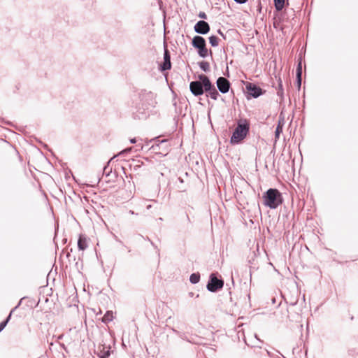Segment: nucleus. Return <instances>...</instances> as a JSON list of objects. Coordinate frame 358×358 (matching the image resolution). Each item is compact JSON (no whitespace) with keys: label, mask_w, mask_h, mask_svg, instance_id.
<instances>
[{"label":"nucleus","mask_w":358,"mask_h":358,"mask_svg":"<svg viewBox=\"0 0 358 358\" xmlns=\"http://www.w3.org/2000/svg\"><path fill=\"white\" fill-rule=\"evenodd\" d=\"M214 87L215 85L212 83L210 78L207 76L203 74V94Z\"/></svg>","instance_id":"obj_12"},{"label":"nucleus","mask_w":358,"mask_h":358,"mask_svg":"<svg viewBox=\"0 0 358 358\" xmlns=\"http://www.w3.org/2000/svg\"><path fill=\"white\" fill-rule=\"evenodd\" d=\"M285 117L284 115L280 113V115H279V117H278V123H277V125L276 127H279L280 128H282L283 129L284 127V125H285Z\"/></svg>","instance_id":"obj_23"},{"label":"nucleus","mask_w":358,"mask_h":358,"mask_svg":"<svg viewBox=\"0 0 358 358\" xmlns=\"http://www.w3.org/2000/svg\"><path fill=\"white\" fill-rule=\"evenodd\" d=\"M350 320H354V316H353V315H352V316L350 317Z\"/></svg>","instance_id":"obj_49"},{"label":"nucleus","mask_w":358,"mask_h":358,"mask_svg":"<svg viewBox=\"0 0 358 358\" xmlns=\"http://www.w3.org/2000/svg\"><path fill=\"white\" fill-rule=\"evenodd\" d=\"M302 83V58L300 57L297 62L296 68V80L295 85L298 90V91L301 90Z\"/></svg>","instance_id":"obj_7"},{"label":"nucleus","mask_w":358,"mask_h":358,"mask_svg":"<svg viewBox=\"0 0 358 358\" xmlns=\"http://www.w3.org/2000/svg\"><path fill=\"white\" fill-rule=\"evenodd\" d=\"M216 85L219 92H220L222 94L228 93L231 87L230 81L223 76H220L217 79Z\"/></svg>","instance_id":"obj_6"},{"label":"nucleus","mask_w":358,"mask_h":358,"mask_svg":"<svg viewBox=\"0 0 358 358\" xmlns=\"http://www.w3.org/2000/svg\"><path fill=\"white\" fill-rule=\"evenodd\" d=\"M192 45L198 49V54L201 56V36H194L192 40Z\"/></svg>","instance_id":"obj_14"},{"label":"nucleus","mask_w":358,"mask_h":358,"mask_svg":"<svg viewBox=\"0 0 358 358\" xmlns=\"http://www.w3.org/2000/svg\"><path fill=\"white\" fill-rule=\"evenodd\" d=\"M282 193L277 188H269L263 193L262 203L270 209H275L283 202Z\"/></svg>","instance_id":"obj_2"},{"label":"nucleus","mask_w":358,"mask_h":358,"mask_svg":"<svg viewBox=\"0 0 358 358\" xmlns=\"http://www.w3.org/2000/svg\"><path fill=\"white\" fill-rule=\"evenodd\" d=\"M198 16H199V17H201V12H200V13L198 14Z\"/></svg>","instance_id":"obj_47"},{"label":"nucleus","mask_w":358,"mask_h":358,"mask_svg":"<svg viewBox=\"0 0 358 358\" xmlns=\"http://www.w3.org/2000/svg\"><path fill=\"white\" fill-rule=\"evenodd\" d=\"M20 303H17V306H16V307H15V308H14L11 312L13 313V310H15V309L18 307V306H20Z\"/></svg>","instance_id":"obj_44"},{"label":"nucleus","mask_w":358,"mask_h":358,"mask_svg":"<svg viewBox=\"0 0 358 358\" xmlns=\"http://www.w3.org/2000/svg\"><path fill=\"white\" fill-rule=\"evenodd\" d=\"M209 43L213 48L217 47L219 45L220 38L216 35L212 34L208 37Z\"/></svg>","instance_id":"obj_18"},{"label":"nucleus","mask_w":358,"mask_h":358,"mask_svg":"<svg viewBox=\"0 0 358 358\" xmlns=\"http://www.w3.org/2000/svg\"><path fill=\"white\" fill-rule=\"evenodd\" d=\"M255 338L257 340V341H258L259 343H263V341H262L261 339H259V337H258V336H257V334H255Z\"/></svg>","instance_id":"obj_35"},{"label":"nucleus","mask_w":358,"mask_h":358,"mask_svg":"<svg viewBox=\"0 0 358 358\" xmlns=\"http://www.w3.org/2000/svg\"><path fill=\"white\" fill-rule=\"evenodd\" d=\"M113 319V313L112 312H110V311H108L103 317L102 318V321L104 322V323H107V322H109L110 321H112Z\"/></svg>","instance_id":"obj_22"},{"label":"nucleus","mask_w":358,"mask_h":358,"mask_svg":"<svg viewBox=\"0 0 358 358\" xmlns=\"http://www.w3.org/2000/svg\"><path fill=\"white\" fill-rule=\"evenodd\" d=\"M200 280V274L199 273H192L189 277V281L192 284H196Z\"/></svg>","instance_id":"obj_21"},{"label":"nucleus","mask_w":358,"mask_h":358,"mask_svg":"<svg viewBox=\"0 0 358 358\" xmlns=\"http://www.w3.org/2000/svg\"><path fill=\"white\" fill-rule=\"evenodd\" d=\"M198 64H199V66L201 68V62H199Z\"/></svg>","instance_id":"obj_50"},{"label":"nucleus","mask_w":358,"mask_h":358,"mask_svg":"<svg viewBox=\"0 0 358 358\" xmlns=\"http://www.w3.org/2000/svg\"><path fill=\"white\" fill-rule=\"evenodd\" d=\"M130 142H131V143H135L136 142V139H135V138H131V139L130 140Z\"/></svg>","instance_id":"obj_38"},{"label":"nucleus","mask_w":358,"mask_h":358,"mask_svg":"<svg viewBox=\"0 0 358 358\" xmlns=\"http://www.w3.org/2000/svg\"><path fill=\"white\" fill-rule=\"evenodd\" d=\"M101 358H103V357H101Z\"/></svg>","instance_id":"obj_51"},{"label":"nucleus","mask_w":358,"mask_h":358,"mask_svg":"<svg viewBox=\"0 0 358 358\" xmlns=\"http://www.w3.org/2000/svg\"><path fill=\"white\" fill-rule=\"evenodd\" d=\"M229 92H230V94L232 95L233 98H234V97H235V93H234V90H232V89L231 88V90H229Z\"/></svg>","instance_id":"obj_37"},{"label":"nucleus","mask_w":358,"mask_h":358,"mask_svg":"<svg viewBox=\"0 0 358 358\" xmlns=\"http://www.w3.org/2000/svg\"><path fill=\"white\" fill-rule=\"evenodd\" d=\"M283 129L280 128L279 127H276L275 129V136H274V146L275 145L277 141L279 140L280 134L282 133Z\"/></svg>","instance_id":"obj_20"},{"label":"nucleus","mask_w":358,"mask_h":358,"mask_svg":"<svg viewBox=\"0 0 358 358\" xmlns=\"http://www.w3.org/2000/svg\"><path fill=\"white\" fill-rule=\"evenodd\" d=\"M217 33L220 35L224 40H226V35L222 32L220 29L217 30Z\"/></svg>","instance_id":"obj_30"},{"label":"nucleus","mask_w":358,"mask_h":358,"mask_svg":"<svg viewBox=\"0 0 358 358\" xmlns=\"http://www.w3.org/2000/svg\"><path fill=\"white\" fill-rule=\"evenodd\" d=\"M131 149H132V148L124 149V150L119 152V154L117 155H122L124 153H127V152H129L130 150H131Z\"/></svg>","instance_id":"obj_31"},{"label":"nucleus","mask_w":358,"mask_h":358,"mask_svg":"<svg viewBox=\"0 0 358 358\" xmlns=\"http://www.w3.org/2000/svg\"><path fill=\"white\" fill-rule=\"evenodd\" d=\"M189 296L192 297L194 296V293L193 292H189Z\"/></svg>","instance_id":"obj_42"},{"label":"nucleus","mask_w":358,"mask_h":358,"mask_svg":"<svg viewBox=\"0 0 358 358\" xmlns=\"http://www.w3.org/2000/svg\"><path fill=\"white\" fill-rule=\"evenodd\" d=\"M250 122L247 118L236 120V126L231 133L229 143L231 145L242 144L250 134Z\"/></svg>","instance_id":"obj_1"},{"label":"nucleus","mask_w":358,"mask_h":358,"mask_svg":"<svg viewBox=\"0 0 358 358\" xmlns=\"http://www.w3.org/2000/svg\"><path fill=\"white\" fill-rule=\"evenodd\" d=\"M252 347L259 348H262L259 345H254Z\"/></svg>","instance_id":"obj_41"},{"label":"nucleus","mask_w":358,"mask_h":358,"mask_svg":"<svg viewBox=\"0 0 358 358\" xmlns=\"http://www.w3.org/2000/svg\"><path fill=\"white\" fill-rule=\"evenodd\" d=\"M253 253H254L253 257H252V259H250V260H249V263H250V264H252V261H254V258L256 257V252H255V251H253Z\"/></svg>","instance_id":"obj_34"},{"label":"nucleus","mask_w":358,"mask_h":358,"mask_svg":"<svg viewBox=\"0 0 358 358\" xmlns=\"http://www.w3.org/2000/svg\"><path fill=\"white\" fill-rule=\"evenodd\" d=\"M273 3L275 10L280 12L285 6V0H273Z\"/></svg>","instance_id":"obj_19"},{"label":"nucleus","mask_w":358,"mask_h":358,"mask_svg":"<svg viewBox=\"0 0 358 358\" xmlns=\"http://www.w3.org/2000/svg\"><path fill=\"white\" fill-rule=\"evenodd\" d=\"M140 98L143 106L147 110L150 108H154L157 104L156 95L150 91H141L140 94Z\"/></svg>","instance_id":"obj_5"},{"label":"nucleus","mask_w":358,"mask_h":358,"mask_svg":"<svg viewBox=\"0 0 358 358\" xmlns=\"http://www.w3.org/2000/svg\"><path fill=\"white\" fill-rule=\"evenodd\" d=\"M87 239L83 236H80L78 241V247L80 250H85L87 248Z\"/></svg>","instance_id":"obj_15"},{"label":"nucleus","mask_w":358,"mask_h":358,"mask_svg":"<svg viewBox=\"0 0 358 358\" xmlns=\"http://www.w3.org/2000/svg\"><path fill=\"white\" fill-rule=\"evenodd\" d=\"M129 213L131 214V215H134L135 214V213L133 210H130L129 211Z\"/></svg>","instance_id":"obj_40"},{"label":"nucleus","mask_w":358,"mask_h":358,"mask_svg":"<svg viewBox=\"0 0 358 358\" xmlns=\"http://www.w3.org/2000/svg\"><path fill=\"white\" fill-rule=\"evenodd\" d=\"M178 180L180 182V183H182L183 182V180L181 178H178Z\"/></svg>","instance_id":"obj_39"},{"label":"nucleus","mask_w":358,"mask_h":358,"mask_svg":"<svg viewBox=\"0 0 358 358\" xmlns=\"http://www.w3.org/2000/svg\"><path fill=\"white\" fill-rule=\"evenodd\" d=\"M171 67V57L169 52L167 49L164 50V62L161 65V70L162 71H166L170 69Z\"/></svg>","instance_id":"obj_9"},{"label":"nucleus","mask_w":358,"mask_h":358,"mask_svg":"<svg viewBox=\"0 0 358 358\" xmlns=\"http://www.w3.org/2000/svg\"><path fill=\"white\" fill-rule=\"evenodd\" d=\"M11 315H12V312L10 313L9 315L7 317L6 320L5 321H3L2 322L0 323V332L5 328V327L6 326L7 323L8 322V321L10 320V317H11Z\"/></svg>","instance_id":"obj_24"},{"label":"nucleus","mask_w":358,"mask_h":358,"mask_svg":"<svg viewBox=\"0 0 358 358\" xmlns=\"http://www.w3.org/2000/svg\"><path fill=\"white\" fill-rule=\"evenodd\" d=\"M278 23L274 22H273V27L275 29H278Z\"/></svg>","instance_id":"obj_36"},{"label":"nucleus","mask_w":358,"mask_h":358,"mask_svg":"<svg viewBox=\"0 0 358 358\" xmlns=\"http://www.w3.org/2000/svg\"><path fill=\"white\" fill-rule=\"evenodd\" d=\"M224 285V280L217 271L210 273L206 283V289L211 293H217L221 291Z\"/></svg>","instance_id":"obj_3"},{"label":"nucleus","mask_w":358,"mask_h":358,"mask_svg":"<svg viewBox=\"0 0 358 358\" xmlns=\"http://www.w3.org/2000/svg\"><path fill=\"white\" fill-rule=\"evenodd\" d=\"M285 302L289 304V306H292V307H294L297 305L298 303V299H296V300H294V301H290L289 302H288L286 299H285Z\"/></svg>","instance_id":"obj_27"},{"label":"nucleus","mask_w":358,"mask_h":358,"mask_svg":"<svg viewBox=\"0 0 358 358\" xmlns=\"http://www.w3.org/2000/svg\"><path fill=\"white\" fill-rule=\"evenodd\" d=\"M218 91L219 90H217L215 88V87H214L211 88L210 90H207L204 93H205L206 96L207 98L210 97V98H211L213 100H217L218 99V97L220 96Z\"/></svg>","instance_id":"obj_13"},{"label":"nucleus","mask_w":358,"mask_h":358,"mask_svg":"<svg viewBox=\"0 0 358 358\" xmlns=\"http://www.w3.org/2000/svg\"><path fill=\"white\" fill-rule=\"evenodd\" d=\"M256 252H259V245H258V244H257V250H256Z\"/></svg>","instance_id":"obj_45"},{"label":"nucleus","mask_w":358,"mask_h":358,"mask_svg":"<svg viewBox=\"0 0 358 358\" xmlns=\"http://www.w3.org/2000/svg\"><path fill=\"white\" fill-rule=\"evenodd\" d=\"M302 311L301 308H296V310H294L292 313L290 312L289 309L287 308V312L289 314L288 315L289 317H290L291 320L298 321L299 319H301V313Z\"/></svg>","instance_id":"obj_11"},{"label":"nucleus","mask_w":358,"mask_h":358,"mask_svg":"<svg viewBox=\"0 0 358 358\" xmlns=\"http://www.w3.org/2000/svg\"><path fill=\"white\" fill-rule=\"evenodd\" d=\"M206 19L207 15L203 12V35L207 34L210 30L209 24L205 21Z\"/></svg>","instance_id":"obj_17"},{"label":"nucleus","mask_w":358,"mask_h":358,"mask_svg":"<svg viewBox=\"0 0 358 358\" xmlns=\"http://www.w3.org/2000/svg\"><path fill=\"white\" fill-rule=\"evenodd\" d=\"M257 3H258L257 10L259 13H261V11H262V4H261V2H260V0H257Z\"/></svg>","instance_id":"obj_32"},{"label":"nucleus","mask_w":358,"mask_h":358,"mask_svg":"<svg viewBox=\"0 0 358 358\" xmlns=\"http://www.w3.org/2000/svg\"><path fill=\"white\" fill-rule=\"evenodd\" d=\"M194 30L196 33L201 34V20H199L196 22L194 26Z\"/></svg>","instance_id":"obj_25"},{"label":"nucleus","mask_w":358,"mask_h":358,"mask_svg":"<svg viewBox=\"0 0 358 358\" xmlns=\"http://www.w3.org/2000/svg\"><path fill=\"white\" fill-rule=\"evenodd\" d=\"M150 208H151V205H148V206H147V209H150Z\"/></svg>","instance_id":"obj_48"},{"label":"nucleus","mask_w":358,"mask_h":358,"mask_svg":"<svg viewBox=\"0 0 358 358\" xmlns=\"http://www.w3.org/2000/svg\"><path fill=\"white\" fill-rule=\"evenodd\" d=\"M198 78L199 80L191 82L189 85L190 91L195 96L201 95V75Z\"/></svg>","instance_id":"obj_8"},{"label":"nucleus","mask_w":358,"mask_h":358,"mask_svg":"<svg viewBox=\"0 0 358 358\" xmlns=\"http://www.w3.org/2000/svg\"><path fill=\"white\" fill-rule=\"evenodd\" d=\"M238 4H243L246 3L248 0H234Z\"/></svg>","instance_id":"obj_33"},{"label":"nucleus","mask_w":358,"mask_h":358,"mask_svg":"<svg viewBox=\"0 0 358 358\" xmlns=\"http://www.w3.org/2000/svg\"><path fill=\"white\" fill-rule=\"evenodd\" d=\"M277 95L281 98L282 100L284 99V89H281V90H278Z\"/></svg>","instance_id":"obj_28"},{"label":"nucleus","mask_w":358,"mask_h":358,"mask_svg":"<svg viewBox=\"0 0 358 358\" xmlns=\"http://www.w3.org/2000/svg\"><path fill=\"white\" fill-rule=\"evenodd\" d=\"M20 303H17V306H16V307H15V308H14L11 312L13 313V310H15V309L18 307V306H20Z\"/></svg>","instance_id":"obj_43"},{"label":"nucleus","mask_w":358,"mask_h":358,"mask_svg":"<svg viewBox=\"0 0 358 358\" xmlns=\"http://www.w3.org/2000/svg\"><path fill=\"white\" fill-rule=\"evenodd\" d=\"M231 282H232V285H234V280L233 278H231Z\"/></svg>","instance_id":"obj_46"},{"label":"nucleus","mask_w":358,"mask_h":358,"mask_svg":"<svg viewBox=\"0 0 358 358\" xmlns=\"http://www.w3.org/2000/svg\"><path fill=\"white\" fill-rule=\"evenodd\" d=\"M213 52L210 49L207 48L206 40L203 38V59L206 58L208 56L212 57Z\"/></svg>","instance_id":"obj_16"},{"label":"nucleus","mask_w":358,"mask_h":358,"mask_svg":"<svg viewBox=\"0 0 358 358\" xmlns=\"http://www.w3.org/2000/svg\"><path fill=\"white\" fill-rule=\"evenodd\" d=\"M243 84L245 86L243 91L248 100L257 99L260 96L265 94L266 92L255 83L243 81Z\"/></svg>","instance_id":"obj_4"},{"label":"nucleus","mask_w":358,"mask_h":358,"mask_svg":"<svg viewBox=\"0 0 358 358\" xmlns=\"http://www.w3.org/2000/svg\"><path fill=\"white\" fill-rule=\"evenodd\" d=\"M278 83V88H277V90H281V89H283V85H282V81L280 78H279Z\"/></svg>","instance_id":"obj_29"},{"label":"nucleus","mask_w":358,"mask_h":358,"mask_svg":"<svg viewBox=\"0 0 358 358\" xmlns=\"http://www.w3.org/2000/svg\"><path fill=\"white\" fill-rule=\"evenodd\" d=\"M167 143H168V141H166V140H162L159 143L155 144V145H152V147H151V149L153 150V152H155V153H159V154H162V155H166L168 150L167 149H166L165 150H164V152H158L157 150L158 149H160L161 148H164V147H166L167 145Z\"/></svg>","instance_id":"obj_10"},{"label":"nucleus","mask_w":358,"mask_h":358,"mask_svg":"<svg viewBox=\"0 0 358 358\" xmlns=\"http://www.w3.org/2000/svg\"><path fill=\"white\" fill-rule=\"evenodd\" d=\"M210 71V64L208 62L203 60V72H208Z\"/></svg>","instance_id":"obj_26"}]
</instances>
